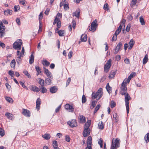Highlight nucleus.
Instances as JSON below:
<instances>
[{
    "mask_svg": "<svg viewBox=\"0 0 149 149\" xmlns=\"http://www.w3.org/2000/svg\"><path fill=\"white\" fill-rule=\"evenodd\" d=\"M103 92L102 89L101 88H100L95 93L93 92L92 94V98L94 100L96 98L97 101L98 100L102 95Z\"/></svg>",
    "mask_w": 149,
    "mask_h": 149,
    "instance_id": "nucleus-1",
    "label": "nucleus"
},
{
    "mask_svg": "<svg viewBox=\"0 0 149 149\" xmlns=\"http://www.w3.org/2000/svg\"><path fill=\"white\" fill-rule=\"evenodd\" d=\"M125 95V102L126 109L127 113H129V101L131 99V98L128 93H126Z\"/></svg>",
    "mask_w": 149,
    "mask_h": 149,
    "instance_id": "nucleus-2",
    "label": "nucleus"
},
{
    "mask_svg": "<svg viewBox=\"0 0 149 149\" xmlns=\"http://www.w3.org/2000/svg\"><path fill=\"white\" fill-rule=\"evenodd\" d=\"M22 41L21 40H17L13 44V48L16 49L20 50L21 49V46L22 45Z\"/></svg>",
    "mask_w": 149,
    "mask_h": 149,
    "instance_id": "nucleus-3",
    "label": "nucleus"
},
{
    "mask_svg": "<svg viewBox=\"0 0 149 149\" xmlns=\"http://www.w3.org/2000/svg\"><path fill=\"white\" fill-rule=\"evenodd\" d=\"M120 140L117 138L114 141V143L113 141L111 146V149H116L119 147Z\"/></svg>",
    "mask_w": 149,
    "mask_h": 149,
    "instance_id": "nucleus-4",
    "label": "nucleus"
},
{
    "mask_svg": "<svg viewBox=\"0 0 149 149\" xmlns=\"http://www.w3.org/2000/svg\"><path fill=\"white\" fill-rule=\"evenodd\" d=\"M111 61L110 59H109L107 62L106 64L104 65V70L105 72H107L111 66Z\"/></svg>",
    "mask_w": 149,
    "mask_h": 149,
    "instance_id": "nucleus-5",
    "label": "nucleus"
},
{
    "mask_svg": "<svg viewBox=\"0 0 149 149\" xmlns=\"http://www.w3.org/2000/svg\"><path fill=\"white\" fill-rule=\"evenodd\" d=\"M97 21L96 20H95L92 22L91 25V28L89 29V30L90 31H93V32L96 30V28L97 26Z\"/></svg>",
    "mask_w": 149,
    "mask_h": 149,
    "instance_id": "nucleus-6",
    "label": "nucleus"
},
{
    "mask_svg": "<svg viewBox=\"0 0 149 149\" xmlns=\"http://www.w3.org/2000/svg\"><path fill=\"white\" fill-rule=\"evenodd\" d=\"M68 124L71 127H74L77 126V122L75 120H72L68 122Z\"/></svg>",
    "mask_w": 149,
    "mask_h": 149,
    "instance_id": "nucleus-7",
    "label": "nucleus"
},
{
    "mask_svg": "<svg viewBox=\"0 0 149 149\" xmlns=\"http://www.w3.org/2000/svg\"><path fill=\"white\" fill-rule=\"evenodd\" d=\"M22 113L23 115L26 117H29L30 116V111L26 109H22Z\"/></svg>",
    "mask_w": 149,
    "mask_h": 149,
    "instance_id": "nucleus-8",
    "label": "nucleus"
},
{
    "mask_svg": "<svg viewBox=\"0 0 149 149\" xmlns=\"http://www.w3.org/2000/svg\"><path fill=\"white\" fill-rule=\"evenodd\" d=\"M43 69L44 70V73L47 75V77L49 78L52 79L53 77H52V75H51V73L49 71L48 69L45 67L43 68Z\"/></svg>",
    "mask_w": 149,
    "mask_h": 149,
    "instance_id": "nucleus-9",
    "label": "nucleus"
},
{
    "mask_svg": "<svg viewBox=\"0 0 149 149\" xmlns=\"http://www.w3.org/2000/svg\"><path fill=\"white\" fill-rule=\"evenodd\" d=\"M126 84L127 82L125 81V80H124L121 84V86L120 87V88L121 90L127 91V88L126 87Z\"/></svg>",
    "mask_w": 149,
    "mask_h": 149,
    "instance_id": "nucleus-10",
    "label": "nucleus"
},
{
    "mask_svg": "<svg viewBox=\"0 0 149 149\" xmlns=\"http://www.w3.org/2000/svg\"><path fill=\"white\" fill-rule=\"evenodd\" d=\"M65 107L66 109L69 110L70 112H72L74 111V108L73 107L69 104H66Z\"/></svg>",
    "mask_w": 149,
    "mask_h": 149,
    "instance_id": "nucleus-11",
    "label": "nucleus"
},
{
    "mask_svg": "<svg viewBox=\"0 0 149 149\" xmlns=\"http://www.w3.org/2000/svg\"><path fill=\"white\" fill-rule=\"evenodd\" d=\"M90 129H84L83 132V134L84 137H86L90 135Z\"/></svg>",
    "mask_w": 149,
    "mask_h": 149,
    "instance_id": "nucleus-12",
    "label": "nucleus"
},
{
    "mask_svg": "<svg viewBox=\"0 0 149 149\" xmlns=\"http://www.w3.org/2000/svg\"><path fill=\"white\" fill-rule=\"evenodd\" d=\"M122 46V44L121 42H120L117 45L116 48L115 49V51L114 52V53L115 54H116L118 53Z\"/></svg>",
    "mask_w": 149,
    "mask_h": 149,
    "instance_id": "nucleus-13",
    "label": "nucleus"
},
{
    "mask_svg": "<svg viewBox=\"0 0 149 149\" xmlns=\"http://www.w3.org/2000/svg\"><path fill=\"white\" fill-rule=\"evenodd\" d=\"M58 90V88L56 86H53L50 88V91L52 93H56Z\"/></svg>",
    "mask_w": 149,
    "mask_h": 149,
    "instance_id": "nucleus-14",
    "label": "nucleus"
},
{
    "mask_svg": "<svg viewBox=\"0 0 149 149\" xmlns=\"http://www.w3.org/2000/svg\"><path fill=\"white\" fill-rule=\"evenodd\" d=\"M91 123V120H88L85 123L84 125V129H90L89 128Z\"/></svg>",
    "mask_w": 149,
    "mask_h": 149,
    "instance_id": "nucleus-15",
    "label": "nucleus"
},
{
    "mask_svg": "<svg viewBox=\"0 0 149 149\" xmlns=\"http://www.w3.org/2000/svg\"><path fill=\"white\" fill-rule=\"evenodd\" d=\"M41 103V100L40 98H38L36 102V108L37 110H39L40 106V105Z\"/></svg>",
    "mask_w": 149,
    "mask_h": 149,
    "instance_id": "nucleus-16",
    "label": "nucleus"
},
{
    "mask_svg": "<svg viewBox=\"0 0 149 149\" xmlns=\"http://www.w3.org/2000/svg\"><path fill=\"white\" fill-rule=\"evenodd\" d=\"M117 72V70H116L115 71H111L110 72V74L109 76V78H113L114 77L116 73Z\"/></svg>",
    "mask_w": 149,
    "mask_h": 149,
    "instance_id": "nucleus-17",
    "label": "nucleus"
},
{
    "mask_svg": "<svg viewBox=\"0 0 149 149\" xmlns=\"http://www.w3.org/2000/svg\"><path fill=\"white\" fill-rule=\"evenodd\" d=\"M31 90L33 91L36 92H38L40 91V88L34 86H32Z\"/></svg>",
    "mask_w": 149,
    "mask_h": 149,
    "instance_id": "nucleus-18",
    "label": "nucleus"
},
{
    "mask_svg": "<svg viewBox=\"0 0 149 149\" xmlns=\"http://www.w3.org/2000/svg\"><path fill=\"white\" fill-rule=\"evenodd\" d=\"M42 137L46 140L49 139L51 137L50 135L49 134H45L42 135Z\"/></svg>",
    "mask_w": 149,
    "mask_h": 149,
    "instance_id": "nucleus-19",
    "label": "nucleus"
},
{
    "mask_svg": "<svg viewBox=\"0 0 149 149\" xmlns=\"http://www.w3.org/2000/svg\"><path fill=\"white\" fill-rule=\"evenodd\" d=\"M79 119L80 120V123H84L86 121L85 117L83 115H80L79 116Z\"/></svg>",
    "mask_w": 149,
    "mask_h": 149,
    "instance_id": "nucleus-20",
    "label": "nucleus"
},
{
    "mask_svg": "<svg viewBox=\"0 0 149 149\" xmlns=\"http://www.w3.org/2000/svg\"><path fill=\"white\" fill-rule=\"evenodd\" d=\"M80 14V10L79 9H77L76 11L73 13V16H75L79 18Z\"/></svg>",
    "mask_w": 149,
    "mask_h": 149,
    "instance_id": "nucleus-21",
    "label": "nucleus"
},
{
    "mask_svg": "<svg viewBox=\"0 0 149 149\" xmlns=\"http://www.w3.org/2000/svg\"><path fill=\"white\" fill-rule=\"evenodd\" d=\"M5 116L7 117V118L10 120H12L13 117V115L9 113H6L5 114Z\"/></svg>",
    "mask_w": 149,
    "mask_h": 149,
    "instance_id": "nucleus-22",
    "label": "nucleus"
},
{
    "mask_svg": "<svg viewBox=\"0 0 149 149\" xmlns=\"http://www.w3.org/2000/svg\"><path fill=\"white\" fill-rule=\"evenodd\" d=\"M106 88L107 91L109 93H111L112 89L111 88V87L109 86V83L107 84Z\"/></svg>",
    "mask_w": 149,
    "mask_h": 149,
    "instance_id": "nucleus-23",
    "label": "nucleus"
},
{
    "mask_svg": "<svg viewBox=\"0 0 149 149\" xmlns=\"http://www.w3.org/2000/svg\"><path fill=\"white\" fill-rule=\"evenodd\" d=\"M40 88V91L41 90V92L42 93H46L47 92V89L44 86H39Z\"/></svg>",
    "mask_w": 149,
    "mask_h": 149,
    "instance_id": "nucleus-24",
    "label": "nucleus"
},
{
    "mask_svg": "<svg viewBox=\"0 0 149 149\" xmlns=\"http://www.w3.org/2000/svg\"><path fill=\"white\" fill-rule=\"evenodd\" d=\"M53 146L54 149H59L58 147L57 142L56 141H53Z\"/></svg>",
    "mask_w": 149,
    "mask_h": 149,
    "instance_id": "nucleus-25",
    "label": "nucleus"
},
{
    "mask_svg": "<svg viewBox=\"0 0 149 149\" xmlns=\"http://www.w3.org/2000/svg\"><path fill=\"white\" fill-rule=\"evenodd\" d=\"M130 46L128 47V49H131L133 45H134V40L132 39L129 42Z\"/></svg>",
    "mask_w": 149,
    "mask_h": 149,
    "instance_id": "nucleus-26",
    "label": "nucleus"
},
{
    "mask_svg": "<svg viewBox=\"0 0 149 149\" xmlns=\"http://www.w3.org/2000/svg\"><path fill=\"white\" fill-rule=\"evenodd\" d=\"M92 143V137L91 136L88 137L87 140V146L91 145Z\"/></svg>",
    "mask_w": 149,
    "mask_h": 149,
    "instance_id": "nucleus-27",
    "label": "nucleus"
},
{
    "mask_svg": "<svg viewBox=\"0 0 149 149\" xmlns=\"http://www.w3.org/2000/svg\"><path fill=\"white\" fill-rule=\"evenodd\" d=\"M13 11L11 10L8 9L5 10L4 12V14L5 15H7L8 14L11 15L12 14Z\"/></svg>",
    "mask_w": 149,
    "mask_h": 149,
    "instance_id": "nucleus-28",
    "label": "nucleus"
},
{
    "mask_svg": "<svg viewBox=\"0 0 149 149\" xmlns=\"http://www.w3.org/2000/svg\"><path fill=\"white\" fill-rule=\"evenodd\" d=\"M34 58L33 55L31 54L29 59V63L30 64H32L34 62Z\"/></svg>",
    "mask_w": 149,
    "mask_h": 149,
    "instance_id": "nucleus-29",
    "label": "nucleus"
},
{
    "mask_svg": "<svg viewBox=\"0 0 149 149\" xmlns=\"http://www.w3.org/2000/svg\"><path fill=\"white\" fill-rule=\"evenodd\" d=\"M35 69H36V71L37 72V75H38L40 73H41V69L39 66H35Z\"/></svg>",
    "mask_w": 149,
    "mask_h": 149,
    "instance_id": "nucleus-30",
    "label": "nucleus"
},
{
    "mask_svg": "<svg viewBox=\"0 0 149 149\" xmlns=\"http://www.w3.org/2000/svg\"><path fill=\"white\" fill-rule=\"evenodd\" d=\"M83 35H82L81 37V41L82 42H86L87 40V36L85 35L84 36V37H83Z\"/></svg>",
    "mask_w": 149,
    "mask_h": 149,
    "instance_id": "nucleus-31",
    "label": "nucleus"
},
{
    "mask_svg": "<svg viewBox=\"0 0 149 149\" xmlns=\"http://www.w3.org/2000/svg\"><path fill=\"white\" fill-rule=\"evenodd\" d=\"M57 33H58L59 35L60 36H64L63 35L65 33V31L64 30H59L58 31Z\"/></svg>",
    "mask_w": 149,
    "mask_h": 149,
    "instance_id": "nucleus-32",
    "label": "nucleus"
},
{
    "mask_svg": "<svg viewBox=\"0 0 149 149\" xmlns=\"http://www.w3.org/2000/svg\"><path fill=\"white\" fill-rule=\"evenodd\" d=\"M97 101L94 100L92 102V104L90 106V108L91 109H93L95 106L96 104Z\"/></svg>",
    "mask_w": 149,
    "mask_h": 149,
    "instance_id": "nucleus-33",
    "label": "nucleus"
},
{
    "mask_svg": "<svg viewBox=\"0 0 149 149\" xmlns=\"http://www.w3.org/2000/svg\"><path fill=\"white\" fill-rule=\"evenodd\" d=\"M39 81H38V83L40 84L41 86H44V80L42 79H41L39 78Z\"/></svg>",
    "mask_w": 149,
    "mask_h": 149,
    "instance_id": "nucleus-34",
    "label": "nucleus"
},
{
    "mask_svg": "<svg viewBox=\"0 0 149 149\" xmlns=\"http://www.w3.org/2000/svg\"><path fill=\"white\" fill-rule=\"evenodd\" d=\"M15 59L13 60L10 63V65L12 68H14L15 65Z\"/></svg>",
    "mask_w": 149,
    "mask_h": 149,
    "instance_id": "nucleus-35",
    "label": "nucleus"
},
{
    "mask_svg": "<svg viewBox=\"0 0 149 149\" xmlns=\"http://www.w3.org/2000/svg\"><path fill=\"white\" fill-rule=\"evenodd\" d=\"M148 56L147 54L146 55L144 58L143 60V64H145L148 61Z\"/></svg>",
    "mask_w": 149,
    "mask_h": 149,
    "instance_id": "nucleus-36",
    "label": "nucleus"
},
{
    "mask_svg": "<svg viewBox=\"0 0 149 149\" xmlns=\"http://www.w3.org/2000/svg\"><path fill=\"white\" fill-rule=\"evenodd\" d=\"M144 139L146 143H148L149 141V133H147L144 137Z\"/></svg>",
    "mask_w": 149,
    "mask_h": 149,
    "instance_id": "nucleus-37",
    "label": "nucleus"
},
{
    "mask_svg": "<svg viewBox=\"0 0 149 149\" xmlns=\"http://www.w3.org/2000/svg\"><path fill=\"white\" fill-rule=\"evenodd\" d=\"M123 25H121V24H120L118 29H117L116 31V33H117L118 34H119V33L120 32L121 29L122 28V26Z\"/></svg>",
    "mask_w": 149,
    "mask_h": 149,
    "instance_id": "nucleus-38",
    "label": "nucleus"
},
{
    "mask_svg": "<svg viewBox=\"0 0 149 149\" xmlns=\"http://www.w3.org/2000/svg\"><path fill=\"white\" fill-rule=\"evenodd\" d=\"M22 58L21 57H17L16 58V62L19 65L22 62Z\"/></svg>",
    "mask_w": 149,
    "mask_h": 149,
    "instance_id": "nucleus-39",
    "label": "nucleus"
},
{
    "mask_svg": "<svg viewBox=\"0 0 149 149\" xmlns=\"http://www.w3.org/2000/svg\"><path fill=\"white\" fill-rule=\"evenodd\" d=\"M119 34H118L117 33H116V32L113 35L112 38V40L113 41H115L117 39V36Z\"/></svg>",
    "mask_w": 149,
    "mask_h": 149,
    "instance_id": "nucleus-40",
    "label": "nucleus"
},
{
    "mask_svg": "<svg viewBox=\"0 0 149 149\" xmlns=\"http://www.w3.org/2000/svg\"><path fill=\"white\" fill-rule=\"evenodd\" d=\"M51 79L49 78H47L45 79V83L48 85H50L51 84Z\"/></svg>",
    "mask_w": 149,
    "mask_h": 149,
    "instance_id": "nucleus-41",
    "label": "nucleus"
},
{
    "mask_svg": "<svg viewBox=\"0 0 149 149\" xmlns=\"http://www.w3.org/2000/svg\"><path fill=\"white\" fill-rule=\"evenodd\" d=\"M5 99L9 102L12 103L13 101V100L11 98L8 97H6Z\"/></svg>",
    "mask_w": 149,
    "mask_h": 149,
    "instance_id": "nucleus-42",
    "label": "nucleus"
},
{
    "mask_svg": "<svg viewBox=\"0 0 149 149\" xmlns=\"http://www.w3.org/2000/svg\"><path fill=\"white\" fill-rule=\"evenodd\" d=\"M23 73L29 78H30L31 77V76L28 73V72L26 70H24L23 72Z\"/></svg>",
    "mask_w": 149,
    "mask_h": 149,
    "instance_id": "nucleus-43",
    "label": "nucleus"
},
{
    "mask_svg": "<svg viewBox=\"0 0 149 149\" xmlns=\"http://www.w3.org/2000/svg\"><path fill=\"white\" fill-rule=\"evenodd\" d=\"M140 22L142 25H145V23L144 21V19L142 17H141L139 18Z\"/></svg>",
    "mask_w": 149,
    "mask_h": 149,
    "instance_id": "nucleus-44",
    "label": "nucleus"
},
{
    "mask_svg": "<svg viewBox=\"0 0 149 149\" xmlns=\"http://www.w3.org/2000/svg\"><path fill=\"white\" fill-rule=\"evenodd\" d=\"M103 122L102 121H101V123H100V122H99V123H98V125L99 128L100 129L102 130L103 129L104 126L103 124Z\"/></svg>",
    "mask_w": 149,
    "mask_h": 149,
    "instance_id": "nucleus-45",
    "label": "nucleus"
},
{
    "mask_svg": "<svg viewBox=\"0 0 149 149\" xmlns=\"http://www.w3.org/2000/svg\"><path fill=\"white\" fill-rule=\"evenodd\" d=\"M20 9V7L19 5L15 6L14 7V10L15 12H17Z\"/></svg>",
    "mask_w": 149,
    "mask_h": 149,
    "instance_id": "nucleus-46",
    "label": "nucleus"
},
{
    "mask_svg": "<svg viewBox=\"0 0 149 149\" xmlns=\"http://www.w3.org/2000/svg\"><path fill=\"white\" fill-rule=\"evenodd\" d=\"M110 107L111 108H113L116 106V103L113 100H112L110 104Z\"/></svg>",
    "mask_w": 149,
    "mask_h": 149,
    "instance_id": "nucleus-47",
    "label": "nucleus"
},
{
    "mask_svg": "<svg viewBox=\"0 0 149 149\" xmlns=\"http://www.w3.org/2000/svg\"><path fill=\"white\" fill-rule=\"evenodd\" d=\"M86 101V99L84 95H83L82 96V102L83 103H84Z\"/></svg>",
    "mask_w": 149,
    "mask_h": 149,
    "instance_id": "nucleus-48",
    "label": "nucleus"
},
{
    "mask_svg": "<svg viewBox=\"0 0 149 149\" xmlns=\"http://www.w3.org/2000/svg\"><path fill=\"white\" fill-rule=\"evenodd\" d=\"M57 26L58 28H60L61 26V23L59 18L57 23Z\"/></svg>",
    "mask_w": 149,
    "mask_h": 149,
    "instance_id": "nucleus-49",
    "label": "nucleus"
},
{
    "mask_svg": "<svg viewBox=\"0 0 149 149\" xmlns=\"http://www.w3.org/2000/svg\"><path fill=\"white\" fill-rule=\"evenodd\" d=\"M8 74L12 77V79H13V76L14 75V74L13 71L11 70H9L8 72Z\"/></svg>",
    "mask_w": 149,
    "mask_h": 149,
    "instance_id": "nucleus-50",
    "label": "nucleus"
},
{
    "mask_svg": "<svg viewBox=\"0 0 149 149\" xmlns=\"http://www.w3.org/2000/svg\"><path fill=\"white\" fill-rule=\"evenodd\" d=\"M69 9V6L68 4L67 3H65L64 5V9L65 10H67Z\"/></svg>",
    "mask_w": 149,
    "mask_h": 149,
    "instance_id": "nucleus-51",
    "label": "nucleus"
},
{
    "mask_svg": "<svg viewBox=\"0 0 149 149\" xmlns=\"http://www.w3.org/2000/svg\"><path fill=\"white\" fill-rule=\"evenodd\" d=\"M43 64L46 66H48L50 64V63L45 60H44Z\"/></svg>",
    "mask_w": 149,
    "mask_h": 149,
    "instance_id": "nucleus-52",
    "label": "nucleus"
},
{
    "mask_svg": "<svg viewBox=\"0 0 149 149\" xmlns=\"http://www.w3.org/2000/svg\"><path fill=\"white\" fill-rule=\"evenodd\" d=\"M131 24H128L126 28V31L129 32L130 29V28L131 27Z\"/></svg>",
    "mask_w": 149,
    "mask_h": 149,
    "instance_id": "nucleus-53",
    "label": "nucleus"
},
{
    "mask_svg": "<svg viewBox=\"0 0 149 149\" xmlns=\"http://www.w3.org/2000/svg\"><path fill=\"white\" fill-rule=\"evenodd\" d=\"M17 54L18 56V57L20 56V57H23L24 55L21 52H20L19 50L17 51Z\"/></svg>",
    "mask_w": 149,
    "mask_h": 149,
    "instance_id": "nucleus-54",
    "label": "nucleus"
},
{
    "mask_svg": "<svg viewBox=\"0 0 149 149\" xmlns=\"http://www.w3.org/2000/svg\"><path fill=\"white\" fill-rule=\"evenodd\" d=\"M108 4L107 3H106L104 4V7H103V9L104 10H109V8H108Z\"/></svg>",
    "mask_w": 149,
    "mask_h": 149,
    "instance_id": "nucleus-55",
    "label": "nucleus"
},
{
    "mask_svg": "<svg viewBox=\"0 0 149 149\" xmlns=\"http://www.w3.org/2000/svg\"><path fill=\"white\" fill-rule=\"evenodd\" d=\"M5 133L4 130L2 128H0V135L1 136H3L4 135Z\"/></svg>",
    "mask_w": 149,
    "mask_h": 149,
    "instance_id": "nucleus-56",
    "label": "nucleus"
},
{
    "mask_svg": "<svg viewBox=\"0 0 149 149\" xmlns=\"http://www.w3.org/2000/svg\"><path fill=\"white\" fill-rule=\"evenodd\" d=\"M5 26L3 24L0 26V30L1 31H4L5 29Z\"/></svg>",
    "mask_w": 149,
    "mask_h": 149,
    "instance_id": "nucleus-57",
    "label": "nucleus"
},
{
    "mask_svg": "<svg viewBox=\"0 0 149 149\" xmlns=\"http://www.w3.org/2000/svg\"><path fill=\"white\" fill-rule=\"evenodd\" d=\"M65 139L66 141L68 142H69L70 140V139L69 136L68 135H66L65 136Z\"/></svg>",
    "mask_w": 149,
    "mask_h": 149,
    "instance_id": "nucleus-58",
    "label": "nucleus"
},
{
    "mask_svg": "<svg viewBox=\"0 0 149 149\" xmlns=\"http://www.w3.org/2000/svg\"><path fill=\"white\" fill-rule=\"evenodd\" d=\"M26 1L25 0H20L19 1V3L24 6L26 5Z\"/></svg>",
    "mask_w": 149,
    "mask_h": 149,
    "instance_id": "nucleus-59",
    "label": "nucleus"
},
{
    "mask_svg": "<svg viewBox=\"0 0 149 149\" xmlns=\"http://www.w3.org/2000/svg\"><path fill=\"white\" fill-rule=\"evenodd\" d=\"M59 18L57 17H55L54 20V22L53 23V25H55L57 23L58 20H59Z\"/></svg>",
    "mask_w": 149,
    "mask_h": 149,
    "instance_id": "nucleus-60",
    "label": "nucleus"
},
{
    "mask_svg": "<svg viewBox=\"0 0 149 149\" xmlns=\"http://www.w3.org/2000/svg\"><path fill=\"white\" fill-rule=\"evenodd\" d=\"M132 78L130 76H129L128 77L127 79L126 80L125 79V81L127 83H129Z\"/></svg>",
    "mask_w": 149,
    "mask_h": 149,
    "instance_id": "nucleus-61",
    "label": "nucleus"
},
{
    "mask_svg": "<svg viewBox=\"0 0 149 149\" xmlns=\"http://www.w3.org/2000/svg\"><path fill=\"white\" fill-rule=\"evenodd\" d=\"M125 62V63L127 64H130V61L129 59L126 58L124 60Z\"/></svg>",
    "mask_w": 149,
    "mask_h": 149,
    "instance_id": "nucleus-62",
    "label": "nucleus"
},
{
    "mask_svg": "<svg viewBox=\"0 0 149 149\" xmlns=\"http://www.w3.org/2000/svg\"><path fill=\"white\" fill-rule=\"evenodd\" d=\"M43 16V13H40L39 15V22L40 21H41V20L42 19V18Z\"/></svg>",
    "mask_w": 149,
    "mask_h": 149,
    "instance_id": "nucleus-63",
    "label": "nucleus"
},
{
    "mask_svg": "<svg viewBox=\"0 0 149 149\" xmlns=\"http://www.w3.org/2000/svg\"><path fill=\"white\" fill-rule=\"evenodd\" d=\"M71 79L70 78H69L68 79L66 84V87L69 85V84L70 83L71 81Z\"/></svg>",
    "mask_w": 149,
    "mask_h": 149,
    "instance_id": "nucleus-64",
    "label": "nucleus"
}]
</instances>
